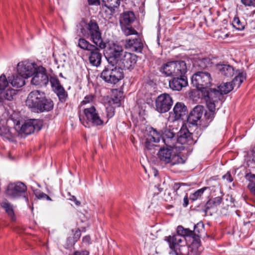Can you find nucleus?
<instances>
[{
  "mask_svg": "<svg viewBox=\"0 0 255 255\" xmlns=\"http://www.w3.org/2000/svg\"><path fill=\"white\" fill-rule=\"evenodd\" d=\"M80 32L83 37L89 38L101 49L106 47V43L102 40L99 25L95 20L91 19L88 22L83 20L80 23Z\"/></svg>",
  "mask_w": 255,
  "mask_h": 255,
  "instance_id": "obj_1",
  "label": "nucleus"
},
{
  "mask_svg": "<svg viewBox=\"0 0 255 255\" xmlns=\"http://www.w3.org/2000/svg\"><path fill=\"white\" fill-rule=\"evenodd\" d=\"M122 30L126 36L134 35V37L127 38L125 40V46L132 51L141 53L143 43L139 37L138 33L132 27H123Z\"/></svg>",
  "mask_w": 255,
  "mask_h": 255,
  "instance_id": "obj_2",
  "label": "nucleus"
},
{
  "mask_svg": "<svg viewBox=\"0 0 255 255\" xmlns=\"http://www.w3.org/2000/svg\"><path fill=\"white\" fill-rule=\"evenodd\" d=\"M101 78L106 82L116 84L124 78L122 69L115 64H109L101 73Z\"/></svg>",
  "mask_w": 255,
  "mask_h": 255,
  "instance_id": "obj_3",
  "label": "nucleus"
},
{
  "mask_svg": "<svg viewBox=\"0 0 255 255\" xmlns=\"http://www.w3.org/2000/svg\"><path fill=\"white\" fill-rule=\"evenodd\" d=\"M159 70L164 76L172 77L178 76L181 72H187V66L183 61H170L163 64Z\"/></svg>",
  "mask_w": 255,
  "mask_h": 255,
  "instance_id": "obj_4",
  "label": "nucleus"
},
{
  "mask_svg": "<svg viewBox=\"0 0 255 255\" xmlns=\"http://www.w3.org/2000/svg\"><path fill=\"white\" fill-rule=\"evenodd\" d=\"M204 231V225L202 222H199L194 226V230L188 228H184L182 226L177 228V233L183 236L192 237L193 239L192 246L198 248L200 246L201 234Z\"/></svg>",
  "mask_w": 255,
  "mask_h": 255,
  "instance_id": "obj_5",
  "label": "nucleus"
},
{
  "mask_svg": "<svg viewBox=\"0 0 255 255\" xmlns=\"http://www.w3.org/2000/svg\"><path fill=\"white\" fill-rule=\"evenodd\" d=\"M173 148H161L158 152V157L162 163L175 165L185 163L187 158L178 154H172Z\"/></svg>",
  "mask_w": 255,
  "mask_h": 255,
  "instance_id": "obj_6",
  "label": "nucleus"
},
{
  "mask_svg": "<svg viewBox=\"0 0 255 255\" xmlns=\"http://www.w3.org/2000/svg\"><path fill=\"white\" fill-rule=\"evenodd\" d=\"M5 193L7 197L11 199H16L22 198L24 199L27 204L29 203L27 187L21 182L8 184Z\"/></svg>",
  "mask_w": 255,
  "mask_h": 255,
  "instance_id": "obj_7",
  "label": "nucleus"
},
{
  "mask_svg": "<svg viewBox=\"0 0 255 255\" xmlns=\"http://www.w3.org/2000/svg\"><path fill=\"white\" fill-rule=\"evenodd\" d=\"M191 82L193 85L202 92L210 87L212 78L209 73L198 71L193 74Z\"/></svg>",
  "mask_w": 255,
  "mask_h": 255,
  "instance_id": "obj_8",
  "label": "nucleus"
},
{
  "mask_svg": "<svg viewBox=\"0 0 255 255\" xmlns=\"http://www.w3.org/2000/svg\"><path fill=\"white\" fill-rule=\"evenodd\" d=\"M185 237L177 234L165 237V241L168 243L170 249L176 255H183V252L187 249L185 246Z\"/></svg>",
  "mask_w": 255,
  "mask_h": 255,
  "instance_id": "obj_9",
  "label": "nucleus"
},
{
  "mask_svg": "<svg viewBox=\"0 0 255 255\" xmlns=\"http://www.w3.org/2000/svg\"><path fill=\"white\" fill-rule=\"evenodd\" d=\"M84 115L87 121L82 122L85 127H90L89 124L93 126H103L105 125L104 120L100 117L98 111L94 106H91L84 110Z\"/></svg>",
  "mask_w": 255,
  "mask_h": 255,
  "instance_id": "obj_10",
  "label": "nucleus"
},
{
  "mask_svg": "<svg viewBox=\"0 0 255 255\" xmlns=\"http://www.w3.org/2000/svg\"><path fill=\"white\" fill-rule=\"evenodd\" d=\"M202 93L206 101L207 107H209L211 109H213L214 107L218 106L219 102L223 98L219 90L214 88H209Z\"/></svg>",
  "mask_w": 255,
  "mask_h": 255,
  "instance_id": "obj_11",
  "label": "nucleus"
},
{
  "mask_svg": "<svg viewBox=\"0 0 255 255\" xmlns=\"http://www.w3.org/2000/svg\"><path fill=\"white\" fill-rule=\"evenodd\" d=\"M125 52L122 46L117 43L110 44L107 50V56L106 58L108 63L117 64L119 60Z\"/></svg>",
  "mask_w": 255,
  "mask_h": 255,
  "instance_id": "obj_12",
  "label": "nucleus"
},
{
  "mask_svg": "<svg viewBox=\"0 0 255 255\" xmlns=\"http://www.w3.org/2000/svg\"><path fill=\"white\" fill-rule=\"evenodd\" d=\"M137 59V57L136 55L125 52L116 65L118 68H121L122 70L125 69L130 71L134 68Z\"/></svg>",
  "mask_w": 255,
  "mask_h": 255,
  "instance_id": "obj_13",
  "label": "nucleus"
},
{
  "mask_svg": "<svg viewBox=\"0 0 255 255\" xmlns=\"http://www.w3.org/2000/svg\"><path fill=\"white\" fill-rule=\"evenodd\" d=\"M173 104L171 96L166 93L158 96L155 100L156 110L160 113L168 112Z\"/></svg>",
  "mask_w": 255,
  "mask_h": 255,
  "instance_id": "obj_14",
  "label": "nucleus"
},
{
  "mask_svg": "<svg viewBox=\"0 0 255 255\" xmlns=\"http://www.w3.org/2000/svg\"><path fill=\"white\" fill-rule=\"evenodd\" d=\"M32 76L33 77L31 79V83L35 86L40 87L45 86L50 80V79L49 80L45 68L42 66H38Z\"/></svg>",
  "mask_w": 255,
  "mask_h": 255,
  "instance_id": "obj_15",
  "label": "nucleus"
},
{
  "mask_svg": "<svg viewBox=\"0 0 255 255\" xmlns=\"http://www.w3.org/2000/svg\"><path fill=\"white\" fill-rule=\"evenodd\" d=\"M49 81L53 91L58 97L59 101L62 103L66 102L68 98V94L61 84L59 80L56 77H51Z\"/></svg>",
  "mask_w": 255,
  "mask_h": 255,
  "instance_id": "obj_16",
  "label": "nucleus"
},
{
  "mask_svg": "<svg viewBox=\"0 0 255 255\" xmlns=\"http://www.w3.org/2000/svg\"><path fill=\"white\" fill-rule=\"evenodd\" d=\"M38 67L34 63L27 61H22L18 63L17 71L21 76L25 78H28L32 76Z\"/></svg>",
  "mask_w": 255,
  "mask_h": 255,
  "instance_id": "obj_17",
  "label": "nucleus"
},
{
  "mask_svg": "<svg viewBox=\"0 0 255 255\" xmlns=\"http://www.w3.org/2000/svg\"><path fill=\"white\" fill-rule=\"evenodd\" d=\"M42 128V122L38 120H28L22 125L19 133L28 135L32 133L34 130L39 131Z\"/></svg>",
  "mask_w": 255,
  "mask_h": 255,
  "instance_id": "obj_18",
  "label": "nucleus"
},
{
  "mask_svg": "<svg viewBox=\"0 0 255 255\" xmlns=\"http://www.w3.org/2000/svg\"><path fill=\"white\" fill-rule=\"evenodd\" d=\"M187 72H181L178 76L172 77L169 81V88L173 91H181L183 87L188 85V80L185 74Z\"/></svg>",
  "mask_w": 255,
  "mask_h": 255,
  "instance_id": "obj_19",
  "label": "nucleus"
},
{
  "mask_svg": "<svg viewBox=\"0 0 255 255\" xmlns=\"http://www.w3.org/2000/svg\"><path fill=\"white\" fill-rule=\"evenodd\" d=\"M44 96L45 94L43 92L39 90L32 91L28 95L26 105L34 111Z\"/></svg>",
  "mask_w": 255,
  "mask_h": 255,
  "instance_id": "obj_20",
  "label": "nucleus"
},
{
  "mask_svg": "<svg viewBox=\"0 0 255 255\" xmlns=\"http://www.w3.org/2000/svg\"><path fill=\"white\" fill-rule=\"evenodd\" d=\"M161 133L156 129L150 128L148 133L145 135L144 146L147 150H150L154 146V143L159 142Z\"/></svg>",
  "mask_w": 255,
  "mask_h": 255,
  "instance_id": "obj_21",
  "label": "nucleus"
},
{
  "mask_svg": "<svg viewBox=\"0 0 255 255\" xmlns=\"http://www.w3.org/2000/svg\"><path fill=\"white\" fill-rule=\"evenodd\" d=\"M177 141L182 144L192 145L195 144V139L193 138V135L187 128L183 126L178 132Z\"/></svg>",
  "mask_w": 255,
  "mask_h": 255,
  "instance_id": "obj_22",
  "label": "nucleus"
},
{
  "mask_svg": "<svg viewBox=\"0 0 255 255\" xmlns=\"http://www.w3.org/2000/svg\"><path fill=\"white\" fill-rule=\"evenodd\" d=\"M173 113H170L169 118L172 121L183 119L184 116H187L188 114V110L187 107L184 103L181 102H177L175 105Z\"/></svg>",
  "mask_w": 255,
  "mask_h": 255,
  "instance_id": "obj_23",
  "label": "nucleus"
},
{
  "mask_svg": "<svg viewBox=\"0 0 255 255\" xmlns=\"http://www.w3.org/2000/svg\"><path fill=\"white\" fill-rule=\"evenodd\" d=\"M204 112V108L201 105L196 106L190 113L188 116V122L196 126L199 125L201 118Z\"/></svg>",
  "mask_w": 255,
  "mask_h": 255,
  "instance_id": "obj_24",
  "label": "nucleus"
},
{
  "mask_svg": "<svg viewBox=\"0 0 255 255\" xmlns=\"http://www.w3.org/2000/svg\"><path fill=\"white\" fill-rule=\"evenodd\" d=\"M99 46H96L89 51L88 59L90 63L94 66L99 67L101 64L102 55Z\"/></svg>",
  "mask_w": 255,
  "mask_h": 255,
  "instance_id": "obj_25",
  "label": "nucleus"
},
{
  "mask_svg": "<svg viewBox=\"0 0 255 255\" xmlns=\"http://www.w3.org/2000/svg\"><path fill=\"white\" fill-rule=\"evenodd\" d=\"M53 107L54 103L52 100L49 98H47L45 96L34 112L40 113L49 112L53 109Z\"/></svg>",
  "mask_w": 255,
  "mask_h": 255,
  "instance_id": "obj_26",
  "label": "nucleus"
},
{
  "mask_svg": "<svg viewBox=\"0 0 255 255\" xmlns=\"http://www.w3.org/2000/svg\"><path fill=\"white\" fill-rule=\"evenodd\" d=\"M162 139L167 147L170 148H173L177 141L175 133L169 129L165 130L163 134Z\"/></svg>",
  "mask_w": 255,
  "mask_h": 255,
  "instance_id": "obj_27",
  "label": "nucleus"
},
{
  "mask_svg": "<svg viewBox=\"0 0 255 255\" xmlns=\"http://www.w3.org/2000/svg\"><path fill=\"white\" fill-rule=\"evenodd\" d=\"M102 6L108 8L110 11V15H113L118 9L120 4V0H102Z\"/></svg>",
  "mask_w": 255,
  "mask_h": 255,
  "instance_id": "obj_28",
  "label": "nucleus"
},
{
  "mask_svg": "<svg viewBox=\"0 0 255 255\" xmlns=\"http://www.w3.org/2000/svg\"><path fill=\"white\" fill-rule=\"evenodd\" d=\"M207 108L209 111L206 112L205 113L204 117L205 120H201V121H200L199 124V125L202 127L203 128H207L209 124L213 121L215 117L217 109L216 107H214L213 109L210 108L209 107H207Z\"/></svg>",
  "mask_w": 255,
  "mask_h": 255,
  "instance_id": "obj_29",
  "label": "nucleus"
},
{
  "mask_svg": "<svg viewBox=\"0 0 255 255\" xmlns=\"http://www.w3.org/2000/svg\"><path fill=\"white\" fill-rule=\"evenodd\" d=\"M217 69L225 77H231L234 74L235 70L233 66L228 64H218Z\"/></svg>",
  "mask_w": 255,
  "mask_h": 255,
  "instance_id": "obj_30",
  "label": "nucleus"
},
{
  "mask_svg": "<svg viewBox=\"0 0 255 255\" xmlns=\"http://www.w3.org/2000/svg\"><path fill=\"white\" fill-rule=\"evenodd\" d=\"M135 15L131 11L124 12L120 19V22L124 25H130L135 19Z\"/></svg>",
  "mask_w": 255,
  "mask_h": 255,
  "instance_id": "obj_31",
  "label": "nucleus"
},
{
  "mask_svg": "<svg viewBox=\"0 0 255 255\" xmlns=\"http://www.w3.org/2000/svg\"><path fill=\"white\" fill-rule=\"evenodd\" d=\"M9 82L11 84L13 87L20 88L22 87L25 84V77L19 75L18 73L17 74L9 77Z\"/></svg>",
  "mask_w": 255,
  "mask_h": 255,
  "instance_id": "obj_32",
  "label": "nucleus"
},
{
  "mask_svg": "<svg viewBox=\"0 0 255 255\" xmlns=\"http://www.w3.org/2000/svg\"><path fill=\"white\" fill-rule=\"evenodd\" d=\"M9 83V80H7L5 75L4 74H1L0 76V90L1 91V92L4 93V94H5L7 93L8 91H13V92H12L13 94H12V97L13 98V96L16 94V91L12 89H5L8 85Z\"/></svg>",
  "mask_w": 255,
  "mask_h": 255,
  "instance_id": "obj_33",
  "label": "nucleus"
},
{
  "mask_svg": "<svg viewBox=\"0 0 255 255\" xmlns=\"http://www.w3.org/2000/svg\"><path fill=\"white\" fill-rule=\"evenodd\" d=\"M78 46L84 50L90 51L97 46L90 43L84 38H80L78 40Z\"/></svg>",
  "mask_w": 255,
  "mask_h": 255,
  "instance_id": "obj_34",
  "label": "nucleus"
},
{
  "mask_svg": "<svg viewBox=\"0 0 255 255\" xmlns=\"http://www.w3.org/2000/svg\"><path fill=\"white\" fill-rule=\"evenodd\" d=\"M0 205L11 219L14 221L15 215L12 205L7 200L2 202Z\"/></svg>",
  "mask_w": 255,
  "mask_h": 255,
  "instance_id": "obj_35",
  "label": "nucleus"
},
{
  "mask_svg": "<svg viewBox=\"0 0 255 255\" xmlns=\"http://www.w3.org/2000/svg\"><path fill=\"white\" fill-rule=\"evenodd\" d=\"M0 135L9 140H11L14 137V135L9 128L4 126L0 127Z\"/></svg>",
  "mask_w": 255,
  "mask_h": 255,
  "instance_id": "obj_36",
  "label": "nucleus"
},
{
  "mask_svg": "<svg viewBox=\"0 0 255 255\" xmlns=\"http://www.w3.org/2000/svg\"><path fill=\"white\" fill-rule=\"evenodd\" d=\"M13 91H8L7 93L4 94V93L1 92L0 90V107L4 106L7 104L6 102L11 101L13 100V98L12 97V94Z\"/></svg>",
  "mask_w": 255,
  "mask_h": 255,
  "instance_id": "obj_37",
  "label": "nucleus"
},
{
  "mask_svg": "<svg viewBox=\"0 0 255 255\" xmlns=\"http://www.w3.org/2000/svg\"><path fill=\"white\" fill-rule=\"evenodd\" d=\"M247 177H248L250 183L248 185L251 194L255 198V174L249 173L247 174Z\"/></svg>",
  "mask_w": 255,
  "mask_h": 255,
  "instance_id": "obj_38",
  "label": "nucleus"
},
{
  "mask_svg": "<svg viewBox=\"0 0 255 255\" xmlns=\"http://www.w3.org/2000/svg\"><path fill=\"white\" fill-rule=\"evenodd\" d=\"M245 79L246 73L243 72H240L238 75L234 78L231 83L233 84V87L237 86V88H239Z\"/></svg>",
  "mask_w": 255,
  "mask_h": 255,
  "instance_id": "obj_39",
  "label": "nucleus"
},
{
  "mask_svg": "<svg viewBox=\"0 0 255 255\" xmlns=\"http://www.w3.org/2000/svg\"><path fill=\"white\" fill-rule=\"evenodd\" d=\"M233 88V84H231V82L224 83L218 87V89L222 96L224 94H227L230 92Z\"/></svg>",
  "mask_w": 255,
  "mask_h": 255,
  "instance_id": "obj_40",
  "label": "nucleus"
},
{
  "mask_svg": "<svg viewBox=\"0 0 255 255\" xmlns=\"http://www.w3.org/2000/svg\"><path fill=\"white\" fill-rule=\"evenodd\" d=\"M222 201V199L220 197H217L212 200H209L206 204L205 207L207 209H209L212 207L213 206H217L219 205Z\"/></svg>",
  "mask_w": 255,
  "mask_h": 255,
  "instance_id": "obj_41",
  "label": "nucleus"
},
{
  "mask_svg": "<svg viewBox=\"0 0 255 255\" xmlns=\"http://www.w3.org/2000/svg\"><path fill=\"white\" fill-rule=\"evenodd\" d=\"M185 186V184L180 183H175L173 186V189L174 192L176 193L177 195H181L183 194L185 190L183 188Z\"/></svg>",
  "mask_w": 255,
  "mask_h": 255,
  "instance_id": "obj_42",
  "label": "nucleus"
},
{
  "mask_svg": "<svg viewBox=\"0 0 255 255\" xmlns=\"http://www.w3.org/2000/svg\"><path fill=\"white\" fill-rule=\"evenodd\" d=\"M234 27L238 30H242L245 28V25L241 22L238 17H235L232 22Z\"/></svg>",
  "mask_w": 255,
  "mask_h": 255,
  "instance_id": "obj_43",
  "label": "nucleus"
},
{
  "mask_svg": "<svg viewBox=\"0 0 255 255\" xmlns=\"http://www.w3.org/2000/svg\"><path fill=\"white\" fill-rule=\"evenodd\" d=\"M210 64V60L208 58H203L197 62V65L203 69L207 68Z\"/></svg>",
  "mask_w": 255,
  "mask_h": 255,
  "instance_id": "obj_44",
  "label": "nucleus"
},
{
  "mask_svg": "<svg viewBox=\"0 0 255 255\" xmlns=\"http://www.w3.org/2000/svg\"><path fill=\"white\" fill-rule=\"evenodd\" d=\"M202 128H203L199 125V127H197L195 130V131L193 133H192V134L193 135V138L194 140L195 139V143L197 142L198 139L202 134Z\"/></svg>",
  "mask_w": 255,
  "mask_h": 255,
  "instance_id": "obj_45",
  "label": "nucleus"
},
{
  "mask_svg": "<svg viewBox=\"0 0 255 255\" xmlns=\"http://www.w3.org/2000/svg\"><path fill=\"white\" fill-rule=\"evenodd\" d=\"M66 55L62 54L61 55H59L58 57L55 58L54 61L56 64H58V67L60 65L63 66L64 63L65 62Z\"/></svg>",
  "mask_w": 255,
  "mask_h": 255,
  "instance_id": "obj_46",
  "label": "nucleus"
},
{
  "mask_svg": "<svg viewBox=\"0 0 255 255\" xmlns=\"http://www.w3.org/2000/svg\"><path fill=\"white\" fill-rule=\"evenodd\" d=\"M122 93L120 91H118L117 90L114 93V97L112 98V100L114 103L120 104V101L122 98Z\"/></svg>",
  "mask_w": 255,
  "mask_h": 255,
  "instance_id": "obj_47",
  "label": "nucleus"
},
{
  "mask_svg": "<svg viewBox=\"0 0 255 255\" xmlns=\"http://www.w3.org/2000/svg\"><path fill=\"white\" fill-rule=\"evenodd\" d=\"M206 189V187H204L200 189L195 192L191 196V199L193 200L197 199L199 197H201L204 193V191Z\"/></svg>",
  "mask_w": 255,
  "mask_h": 255,
  "instance_id": "obj_48",
  "label": "nucleus"
},
{
  "mask_svg": "<svg viewBox=\"0 0 255 255\" xmlns=\"http://www.w3.org/2000/svg\"><path fill=\"white\" fill-rule=\"evenodd\" d=\"M94 98V96L90 94L85 97L84 100L82 102V104L83 105L92 102Z\"/></svg>",
  "mask_w": 255,
  "mask_h": 255,
  "instance_id": "obj_49",
  "label": "nucleus"
},
{
  "mask_svg": "<svg viewBox=\"0 0 255 255\" xmlns=\"http://www.w3.org/2000/svg\"><path fill=\"white\" fill-rule=\"evenodd\" d=\"M242 3L245 6H253L254 2L253 0H241Z\"/></svg>",
  "mask_w": 255,
  "mask_h": 255,
  "instance_id": "obj_50",
  "label": "nucleus"
},
{
  "mask_svg": "<svg viewBox=\"0 0 255 255\" xmlns=\"http://www.w3.org/2000/svg\"><path fill=\"white\" fill-rule=\"evenodd\" d=\"M107 116L108 118H112L114 115V110L113 107H109L106 109Z\"/></svg>",
  "mask_w": 255,
  "mask_h": 255,
  "instance_id": "obj_51",
  "label": "nucleus"
},
{
  "mask_svg": "<svg viewBox=\"0 0 255 255\" xmlns=\"http://www.w3.org/2000/svg\"><path fill=\"white\" fill-rule=\"evenodd\" d=\"M34 194L35 196L39 199H44V197L46 196V194L43 192H41L40 191H34Z\"/></svg>",
  "mask_w": 255,
  "mask_h": 255,
  "instance_id": "obj_52",
  "label": "nucleus"
},
{
  "mask_svg": "<svg viewBox=\"0 0 255 255\" xmlns=\"http://www.w3.org/2000/svg\"><path fill=\"white\" fill-rule=\"evenodd\" d=\"M81 237V231L79 229L76 230L74 234L73 240L74 242H77Z\"/></svg>",
  "mask_w": 255,
  "mask_h": 255,
  "instance_id": "obj_53",
  "label": "nucleus"
},
{
  "mask_svg": "<svg viewBox=\"0 0 255 255\" xmlns=\"http://www.w3.org/2000/svg\"><path fill=\"white\" fill-rule=\"evenodd\" d=\"M223 178L226 179L229 182H231L233 180V178L232 177L229 172H228L225 175H223Z\"/></svg>",
  "mask_w": 255,
  "mask_h": 255,
  "instance_id": "obj_54",
  "label": "nucleus"
},
{
  "mask_svg": "<svg viewBox=\"0 0 255 255\" xmlns=\"http://www.w3.org/2000/svg\"><path fill=\"white\" fill-rule=\"evenodd\" d=\"M89 253L87 251H82L81 252H75L73 255H89Z\"/></svg>",
  "mask_w": 255,
  "mask_h": 255,
  "instance_id": "obj_55",
  "label": "nucleus"
},
{
  "mask_svg": "<svg viewBox=\"0 0 255 255\" xmlns=\"http://www.w3.org/2000/svg\"><path fill=\"white\" fill-rule=\"evenodd\" d=\"M90 5H99L100 4V0H88Z\"/></svg>",
  "mask_w": 255,
  "mask_h": 255,
  "instance_id": "obj_56",
  "label": "nucleus"
},
{
  "mask_svg": "<svg viewBox=\"0 0 255 255\" xmlns=\"http://www.w3.org/2000/svg\"><path fill=\"white\" fill-rule=\"evenodd\" d=\"M70 200L74 201L75 204L79 206L80 205L81 203L79 201L77 200L76 197L74 196H71V197L69 199Z\"/></svg>",
  "mask_w": 255,
  "mask_h": 255,
  "instance_id": "obj_57",
  "label": "nucleus"
},
{
  "mask_svg": "<svg viewBox=\"0 0 255 255\" xmlns=\"http://www.w3.org/2000/svg\"><path fill=\"white\" fill-rule=\"evenodd\" d=\"M184 203L183 204V205L184 207H186L188 205V196L187 194H185V195L183 199Z\"/></svg>",
  "mask_w": 255,
  "mask_h": 255,
  "instance_id": "obj_58",
  "label": "nucleus"
},
{
  "mask_svg": "<svg viewBox=\"0 0 255 255\" xmlns=\"http://www.w3.org/2000/svg\"><path fill=\"white\" fill-rule=\"evenodd\" d=\"M91 238L89 236H86L83 238V242L87 244L90 242Z\"/></svg>",
  "mask_w": 255,
  "mask_h": 255,
  "instance_id": "obj_59",
  "label": "nucleus"
},
{
  "mask_svg": "<svg viewBox=\"0 0 255 255\" xmlns=\"http://www.w3.org/2000/svg\"><path fill=\"white\" fill-rule=\"evenodd\" d=\"M44 199H46L47 200H51V198L50 197L48 196L47 194H46V196L44 197Z\"/></svg>",
  "mask_w": 255,
  "mask_h": 255,
  "instance_id": "obj_60",
  "label": "nucleus"
},
{
  "mask_svg": "<svg viewBox=\"0 0 255 255\" xmlns=\"http://www.w3.org/2000/svg\"><path fill=\"white\" fill-rule=\"evenodd\" d=\"M254 2V7H255V0H253Z\"/></svg>",
  "mask_w": 255,
  "mask_h": 255,
  "instance_id": "obj_61",
  "label": "nucleus"
},
{
  "mask_svg": "<svg viewBox=\"0 0 255 255\" xmlns=\"http://www.w3.org/2000/svg\"><path fill=\"white\" fill-rule=\"evenodd\" d=\"M183 255H189V254H187V255H186V254H185L184 253V252H183Z\"/></svg>",
  "mask_w": 255,
  "mask_h": 255,
  "instance_id": "obj_62",
  "label": "nucleus"
},
{
  "mask_svg": "<svg viewBox=\"0 0 255 255\" xmlns=\"http://www.w3.org/2000/svg\"><path fill=\"white\" fill-rule=\"evenodd\" d=\"M79 119H80V121L82 122V120H81V119L80 117H79Z\"/></svg>",
  "mask_w": 255,
  "mask_h": 255,
  "instance_id": "obj_63",
  "label": "nucleus"
}]
</instances>
